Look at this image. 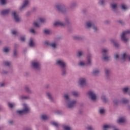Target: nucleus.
<instances>
[{
	"mask_svg": "<svg viewBox=\"0 0 130 130\" xmlns=\"http://www.w3.org/2000/svg\"><path fill=\"white\" fill-rule=\"evenodd\" d=\"M99 73H100V71L98 69H95L93 71V75H95V76H96V75H98Z\"/></svg>",
	"mask_w": 130,
	"mask_h": 130,
	"instance_id": "nucleus-43",
	"label": "nucleus"
},
{
	"mask_svg": "<svg viewBox=\"0 0 130 130\" xmlns=\"http://www.w3.org/2000/svg\"><path fill=\"white\" fill-rule=\"evenodd\" d=\"M110 42L112 44L114 45L116 47H119V44H118L117 41L116 40H114L113 39H111L110 40Z\"/></svg>",
	"mask_w": 130,
	"mask_h": 130,
	"instance_id": "nucleus-24",
	"label": "nucleus"
},
{
	"mask_svg": "<svg viewBox=\"0 0 130 130\" xmlns=\"http://www.w3.org/2000/svg\"><path fill=\"white\" fill-rule=\"evenodd\" d=\"M72 94L75 97H78L79 96V93L77 91H72Z\"/></svg>",
	"mask_w": 130,
	"mask_h": 130,
	"instance_id": "nucleus-45",
	"label": "nucleus"
},
{
	"mask_svg": "<svg viewBox=\"0 0 130 130\" xmlns=\"http://www.w3.org/2000/svg\"><path fill=\"white\" fill-rule=\"evenodd\" d=\"M46 96L51 102H53V96H52V93L50 92H47L46 93Z\"/></svg>",
	"mask_w": 130,
	"mask_h": 130,
	"instance_id": "nucleus-19",
	"label": "nucleus"
},
{
	"mask_svg": "<svg viewBox=\"0 0 130 130\" xmlns=\"http://www.w3.org/2000/svg\"><path fill=\"white\" fill-rule=\"evenodd\" d=\"M106 2H107V0H99V5L100 6H105Z\"/></svg>",
	"mask_w": 130,
	"mask_h": 130,
	"instance_id": "nucleus-31",
	"label": "nucleus"
},
{
	"mask_svg": "<svg viewBox=\"0 0 130 130\" xmlns=\"http://www.w3.org/2000/svg\"><path fill=\"white\" fill-rule=\"evenodd\" d=\"M11 64V62L8 61H4V65H5L6 67H10Z\"/></svg>",
	"mask_w": 130,
	"mask_h": 130,
	"instance_id": "nucleus-42",
	"label": "nucleus"
},
{
	"mask_svg": "<svg viewBox=\"0 0 130 130\" xmlns=\"http://www.w3.org/2000/svg\"><path fill=\"white\" fill-rule=\"evenodd\" d=\"M28 46L29 47H31L32 48H33L36 46V44H35V42H34V39H33L32 38H30L29 39V41L28 42Z\"/></svg>",
	"mask_w": 130,
	"mask_h": 130,
	"instance_id": "nucleus-16",
	"label": "nucleus"
},
{
	"mask_svg": "<svg viewBox=\"0 0 130 130\" xmlns=\"http://www.w3.org/2000/svg\"><path fill=\"white\" fill-rule=\"evenodd\" d=\"M46 88H48V85H46Z\"/></svg>",
	"mask_w": 130,
	"mask_h": 130,
	"instance_id": "nucleus-61",
	"label": "nucleus"
},
{
	"mask_svg": "<svg viewBox=\"0 0 130 130\" xmlns=\"http://www.w3.org/2000/svg\"><path fill=\"white\" fill-rule=\"evenodd\" d=\"M113 102H114V104H117V103H118V101L117 100H114L113 101Z\"/></svg>",
	"mask_w": 130,
	"mask_h": 130,
	"instance_id": "nucleus-55",
	"label": "nucleus"
},
{
	"mask_svg": "<svg viewBox=\"0 0 130 130\" xmlns=\"http://www.w3.org/2000/svg\"><path fill=\"white\" fill-rule=\"evenodd\" d=\"M101 99L104 103H107V102H108V100L106 98L105 95H102Z\"/></svg>",
	"mask_w": 130,
	"mask_h": 130,
	"instance_id": "nucleus-29",
	"label": "nucleus"
},
{
	"mask_svg": "<svg viewBox=\"0 0 130 130\" xmlns=\"http://www.w3.org/2000/svg\"><path fill=\"white\" fill-rule=\"evenodd\" d=\"M51 124H52V125H54V126H55L56 127H57V126H58V125H59L58 123L54 122V121L51 122Z\"/></svg>",
	"mask_w": 130,
	"mask_h": 130,
	"instance_id": "nucleus-41",
	"label": "nucleus"
},
{
	"mask_svg": "<svg viewBox=\"0 0 130 130\" xmlns=\"http://www.w3.org/2000/svg\"><path fill=\"white\" fill-rule=\"evenodd\" d=\"M121 103L122 104H126V103H128V100L125 98H123L120 101Z\"/></svg>",
	"mask_w": 130,
	"mask_h": 130,
	"instance_id": "nucleus-34",
	"label": "nucleus"
},
{
	"mask_svg": "<svg viewBox=\"0 0 130 130\" xmlns=\"http://www.w3.org/2000/svg\"><path fill=\"white\" fill-rule=\"evenodd\" d=\"M122 91L123 93H126L127 92H129L130 88L128 87H124L122 88Z\"/></svg>",
	"mask_w": 130,
	"mask_h": 130,
	"instance_id": "nucleus-30",
	"label": "nucleus"
},
{
	"mask_svg": "<svg viewBox=\"0 0 130 130\" xmlns=\"http://www.w3.org/2000/svg\"><path fill=\"white\" fill-rule=\"evenodd\" d=\"M56 64L58 67H60V69L64 68L65 67H68L67 63L61 59H58L56 60Z\"/></svg>",
	"mask_w": 130,
	"mask_h": 130,
	"instance_id": "nucleus-9",
	"label": "nucleus"
},
{
	"mask_svg": "<svg viewBox=\"0 0 130 130\" xmlns=\"http://www.w3.org/2000/svg\"><path fill=\"white\" fill-rule=\"evenodd\" d=\"M99 112L100 114L103 115L105 113V109L104 108H101L100 109Z\"/></svg>",
	"mask_w": 130,
	"mask_h": 130,
	"instance_id": "nucleus-38",
	"label": "nucleus"
},
{
	"mask_svg": "<svg viewBox=\"0 0 130 130\" xmlns=\"http://www.w3.org/2000/svg\"><path fill=\"white\" fill-rule=\"evenodd\" d=\"M109 49L107 48L103 49L102 50V59L104 61H108L110 59V56L108 55Z\"/></svg>",
	"mask_w": 130,
	"mask_h": 130,
	"instance_id": "nucleus-4",
	"label": "nucleus"
},
{
	"mask_svg": "<svg viewBox=\"0 0 130 130\" xmlns=\"http://www.w3.org/2000/svg\"><path fill=\"white\" fill-rule=\"evenodd\" d=\"M38 22H39V23H40L41 24H42L43 23H45V22H46V20H45L43 18H40L38 19Z\"/></svg>",
	"mask_w": 130,
	"mask_h": 130,
	"instance_id": "nucleus-35",
	"label": "nucleus"
},
{
	"mask_svg": "<svg viewBox=\"0 0 130 130\" xmlns=\"http://www.w3.org/2000/svg\"><path fill=\"white\" fill-rule=\"evenodd\" d=\"M17 47H18V45L15 44L14 45V56H17V50H16Z\"/></svg>",
	"mask_w": 130,
	"mask_h": 130,
	"instance_id": "nucleus-37",
	"label": "nucleus"
},
{
	"mask_svg": "<svg viewBox=\"0 0 130 130\" xmlns=\"http://www.w3.org/2000/svg\"><path fill=\"white\" fill-rule=\"evenodd\" d=\"M86 129L87 130H95V129H94V128H93V126H92L91 125H88L86 126Z\"/></svg>",
	"mask_w": 130,
	"mask_h": 130,
	"instance_id": "nucleus-47",
	"label": "nucleus"
},
{
	"mask_svg": "<svg viewBox=\"0 0 130 130\" xmlns=\"http://www.w3.org/2000/svg\"><path fill=\"white\" fill-rule=\"evenodd\" d=\"M31 67L33 69H35V70H40V62L38 61H33L31 62Z\"/></svg>",
	"mask_w": 130,
	"mask_h": 130,
	"instance_id": "nucleus-11",
	"label": "nucleus"
},
{
	"mask_svg": "<svg viewBox=\"0 0 130 130\" xmlns=\"http://www.w3.org/2000/svg\"><path fill=\"white\" fill-rule=\"evenodd\" d=\"M23 109L22 110H18L17 111V114H19V115H24V114H27V113H29L30 111V107L26 104H23L22 105Z\"/></svg>",
	"mask_w": 130,
	"mask_h": 130,
	"instance_id": "nucleus-3",
	"label": "nucleus"
},
{
	"mask_svg": "<svg viewBox=\"0 0 130 130\" xmlns=\"http://www.w3.org/2000/svg\"><path fill=\"white\" fill-rule=\"evenodd\" d=\"M0 4H1L2 6H4V5H7V0H0Z\"/></svg>",
	"mask_w": 130,
	"mask_h": 130,
	"instance_id": "nucleus-46",
	"label": "nucleus"
},
{
	"mask_svg": "<svg viewBox=\"0 0 130 130\" xmlns=\"http://www.w3.org/2000/svg\"><path fill=\"white\" fill-rule=\"evenodd\" d=\"M25 90L26 92H27V93H28V94H32V90H31V89H30V88H29V87H28V86L25 87Z\"/></svg>",
	"mask_w": 130,
	"mask_h": 130,
	"instance_id": "nucleus-33",
	"label": "nucleus"
},
{
	"mask_svg": "<svg viewBox=\"0 0 130 130\" xmlns=\"http://www.w3.org/2000/svg\"><path fill=\"white\" fill-rule=\"evenodd\" d=\"M105 76L107 78H108L110 76V69H106L105 70Z\"/></svg>",
	"mask_w": 130,
	"mask_h": 130,
	"instance_id": "nucleus-28",
	"label": "nucleus"
},
{
	"mask_svg": "<svg viewBox=\"0 0 130 130\" xmlns=\"http://www.w3.org/2000/svg\"><path fill=\"white\" fill-rule=\"evenodd\" d=\"M54 8L56 11L60 13H62L63 14L67 13V8L64 4L56 3L54 5Z\"/></svg>",
	"mask_w": 130,
	"mask_h": 130,
	"instance_id": "nucleus-2",
	"label": "nucleus"
},
{
	"mask_svg": "<svg viewBox=\"0 0 130 130\" xmlns=\"http://www.w3.org/2000/svg\"><path fill=\"white\" fill-rule=\"evenodd\" d=\"M125 121V117H121L117 120L118 123H123Z\"/></svg>",
	"mask_w": 130,
	"mask_h": 130,
	"instance_id": "nucleus-26",
	"label": "nucleus"
},
{
	"mask_svg": "<svg viewBox=\"0 0 130 130\" xmlns=\"http://www.w3.org/2000/svg\"><path fill=\"white\" fill-rule=\"evenodd\" d=\"M54 113H55V114H59V113H60V112L58 110H57L54 111Z\"/></svg>",
	"mask_w": 130,
	"mask_h": 130,
	"instance_id": "nucleus-54",
	"label": "nucleus"
},
{
	"mask_svg": "<svg viewBox=\"0 0 130 130\" xmlns=\"http://www.w3.org/2000/svg\"><path fill=\"white\" fill-rule=\"evenodd\" d=\"M118 23H119L120 24H122V21L121 20H119Z\"/></svg>",
	"mask_w": 130,
	"mask_h": 130,
	"instance_id": "nucleus-58",
	"label": "nucleus"
},
{
	"mask_svg": "<svg viewBox=\"0 0 130 130\" xmlns=\"http://www.w3.org/2000/svg\"><path fill=\"white\" fill-rule=\"evenodd\" d=\"M109 128H111L110 124H104L103 126V130H109Z\"/></svg>",
	"mask_w": 130,
	"mask_h": 130,
	"instance_id": "nucleus-27",
	"label": "nucleus"
},
{
	"mask_svg": "<svg viewBox=\"0 0 130 130\" xmlns=\"http://www.w3.org/2000/svg\"><path fill=\"white\" fill-rule=\"evenodd\" d=\"M78 6V3L76 1L72 2L70 4V9H75L76 7Z\"/></svg>",
	"mask_w": 130,
	"mask_h": 130,
	"instance_id": "nucleus-21",
	"label": "nucleus"
},
{
	"mask_svg": "<svg viewBox=\"0 0 130 130\" xmlns=\"http://www.w3.org/2000/svg\"><path fill=\"white\" fill-rule=\"evenodd\" d=\"M44 34L48 35L50 33V30H49V29H45L44 30Z\"/></svg>",
	"mask_w": 130,
	"mask_h": 130,
	"instance_id": "nucleus-50",
	"label": "nucleus"
},
{
	"mask_svg": "<svg viewBox=\"0 0 130 130\" xmlns=\"http://www.w3.org/2000/svg\"><path fill=\"white\" fill-rule=\"evenodd\" d=\"M4 52H9L10 51V49L8 47H5L3 49Z\"/></svg>",
	"mask_w": 130,
	"mask_h": 130,
	"instance_id": "nucleus-49",
	"label": "nucleus"
},
{
	"mask_svg": "<svg viewBox=\"0 0 130 130\" xmlns=\"http://www.w3.org/2000/svg\"><path fill=\"white\" fill-rule=\"evenodd\" d=\"M128 94L130 95V92L129 91V92H128Z\"/></svg>",
	"mask_w": 130,
	"mask_h": 130,
	"instance_id": "nucleus-62",
	"label": "nucleus"
},
{
	"mask_svg": "<svg viewBox=\"0 0 130 130\" xmlns=\"http://www.w3.org/2000/svg\"><path fill=\"white\" fill-rule=\"evenodd\" d=\"M85 27L88 28H92V29H94V31L95 32L99 30V28H98L97 26L95 25V24H94V22L91 21H87L86 22Z\"/></svg>",
	"mask_w": 130,
	"mask_h": 130,
	"instance_id": "nucleus-7",
	"label": "nucleus"
},
{
	"mask_svg": "<svg viewBox=\"0 0 130 130\" xmlns=\"http://www.w3.org/2000/svg\"><path fill=\"white\" fill-rule=\"evenodd\" d=\"M111 7L113 10V11L116 12V9L117 8V5H116V4H111Z\"/></svg>",
	"mask_w": 130,
	"mask_h": 130,
	"instance_id": "nucleus-32",
	"label": "nucleus"
},
{
	"mask_svg": "<svg viewBox=\"0 0 130 130\" xmlns=\"http://www.w3.org/2000/svg\"><path fill=\"white\" fill-rule=\"evenodd\" d=\"M85 54V52L84 51H78V52L77 53V56L78 57H82L83 55Z\"/></svg>",
	"mask_w": 130,
	"mask_h": 130,
	"instance_id": "nucleus-25",
	"label": "nucleus"
},
{
	"mask_svg": "<svg viewBox=\"0 0 130 130\" xmlns=\"http://www.w3.org/2000/svg\"><path fill=\"white\" fill-rule=\"evenodd\" d=\"M92 59V55L89 54L87 55V61L86 63H85L83 61H80L78 62V66L80 67H85V66H86L87 64L88 66H91L92 64V62L91 61V60Z\"/></svg>",
	"mask_w": 130,
	"mask_h": 130,
	"instance_id": "nucleus-5",
	"label": "nucleus"
},
{
	"mask_svg": "<svg viewBox=\"0 0 130 130\" xmlns=\"http://www.w3.org/2000/svg\"><path fill=\"white\" fill-rule=\"evenodd\" d=\"M88 95L89 99L91 100V101L95 102V101L97 100V95L96 94V92H95V91L90 90L88 92Z\"/></svg>",
	"mask_w": 130,
	"mask_h": 130,
	"instance_id": "nucleus-8",
	"label": "nucleus"
},
{
	"mask_svg": "<svg viewBox=\"0 0 130 130\" xmlns=\"http://www.w3.org/2000/svg\"><path fill=\"white\" fill-rule=\"evenodd\" d=\"M121 8L122 10H126V7L125 5H122L121 6Z\"/></svg>",
	"mask_w": 130,
	"mask_h": 130,
	"instance_id": "nucleus-53",
	"label": "nucleus"
},
{
	"mask_svg": "<svg viewBox=\"0 0 130 130\" xmlns=\"http://www.w3.org/2000/svg\"><path fill=\"white\" fill-rule=\"evenodd\" d=\"M12 16L13 18L14 21L17 23L21 22V18L19 17V15L16 12H13L12 13Z\"/></svg>",
	"mask_w": 130,
	"mask_h": 130,
	"instance_id": "nucleus-14",
	"label": "nucleus"
},
{
	"mask_svg": "<svg viewBox=\"0 0 130 130\" xmlns=\"http://www.w3.org/2000/svg\"><path fill=\"white\" fill-rule=\"evenodd\" d=\"M29 4H30V0H23V4L20 7L19 10L20 11H23V10H25L26 7L29 6Z\"/></svg>",
	"mask_w": 130,
	"mask_h": 130,
	"instance_id": "nucleus-12",
	"label": "nucleus"
},
{
	"mask_svg": "<svg viewBox=\"0 0 130 130\" xmlns=\"http://www.w3.org/2000/svg\"><path fill=\"white\" fill-rule=\"evenodd\" d=\"M63 99L64 102V105L66 107L72 109L75 108L76 105H77V101L75 100H71V97L69 93H65L63 95Z\"/></svg>",
	"mask_w": 130,
	"mask_h": 130,
	"instance_id": "nucleus-1",
	"label": "nucleus"
},
{
	"mask_svg": "<svg viewBox=\"0 0 130 130\" xmlns=\"http://www.w3.org/2000/svg\"><path fill=\"white\" fill-rule=\"evenodd\" d=\"M63 128L64 130H72V127L69 125H64Z\"/></svg>",
	"mask_w": 130,
	"mask_h": 130,
	"instance_id": "nucleus-39",
	"label": "nucleus"
},
{
	"mask_svg": "<svg viewBox=\"0 0 130 130\" xmlns=\"http://www.w3.org/2000/svg\"><path fill=\"white\" fill-rule=\"evenodd\" d=\"M130 30H126L123 31L121 35V38L124 42H127V40L128 39L126 38V36H127V34H129Z\"/></svg>",
	"mask_w": 130,
	"mask_h": 130,
	"instance_id": "nucleus-10",
	"label": "nucleus"
},
{
	"mask_svg": "<svg viewBox=\"0 0 130 130\" xmlns=\"http://www.w3.org/2000/svg\"><path fill=\"white\" fill-rule=\"evenodd\" d=\"M69 23V20L68 19H67L66 20V22L64 23L61 22V21H56L54 23V26H61V27H63L64 26H66L67 24H68Z\"/></svg>",
	"mask_w": 130,
	"mask_h": 130,
	"instance_id": "nucleus-13",
	"label": "nucleus"
},
{
	"mask_svg": "<svg viewBox=\"0 0 130 130\" xmlns=\"http://www.w3.org/2000/svg\"><path fill=\"white\" fill-rule=\"evenodd\" d=\"M44 44L45 45H48L52 50H55L57 48V42H49V41H47L44 42Z\"/></svg>",
	"mask_w": 130,
	"mask_h": 130,
	"instance_id": "nucleus-6",
	"label": "nucleus"
},
{
	"mask_svg": "<svg viewBox=\"0 0 130 130\" xmlns=\"http://www.w3.org/2000/svg\"><path fill=\"white\" fill-rule=\"evenodd\" d=\"M8 105L10 108H13V107H14V106H16V104L15 103H9Z\"/></svg>",
	"mask_w": 130,
	"mask_h": 130,
	"instance_id": "nucleus-48",
	"label": "nucleus"
},
{
	"mask_svg": "<svg viewBox=\"0 0 130 130\" xmlns=\"http://www.w3.org/2000/svg\"><path fill=\"white\" fill-rule=\"evenodd\" d=\"M41 119L42 120H47L48 119V116L47 115H42L41 116Z\"/></svg>",
	"mask_w": 130,
	"mask_h": 130,
	"instance_id": "nucleus-36",
	"label": "nucleus"
},
{
	"mask_svg": "<svg viewBox=\"0 0 130 130\" xmlns=\"http://www.w3.org/2000/svg\"><path fill=\"white\" fill-rule=\"evenodd\" d=\"M9 123H13V121H10Z\"/></svg>",
	"mask_w": 130,
	"mask_h": 130,
	"instance_id": "nucleus-59",
	"label": "nucleus"
},
{
	"mask_svg": "<svg viewBox=\"0 0 130 130\" xmlns=\"http://www.w3.org/2000/svg\"><path fill=\"white\" fill-rule=\"evenodd\" d=\"M72 38L74 40H78L80 41L84 39V37L80 35H74L72 37Z\"/></svg>",
	"mask_w": 130,
	"mask_h": 130,
	"instance_id": "nucleus-17",
	"label": "nucleus"
},
{
	"mask_svg": "<svg viewBox=\"0 0 130 130\" xmlns=\"http://www.w3.org/2000/svg\"><path fill=\"white\" fill-rule=\"evenodd\" d=\"M34 26L35 27H40L39 24L38 22H34Z\"/></svg>",
	"mask_w": 130,
	"mask_h": 130,
	"instance_id": "nucleus-51",
	"label": "nucleus"
},
{
	"mask_svg": "<svg viewBox=\"0 0 130 130\" xmlns=\"http://www.w3.org/2000/svg\"><path fill=\"white\" fill-rule=\"evenodd\" d=\"M86 79L85 78H80L78 81V85L79 87L83 88V87H84V86H86Z\"/></svg>",
	"mask_w": 130,
	"mask_h": 130,
	"instance_id": "nucleus-15",
	"label": "nucleus"
},
{
	"mask_svg": "<svg viewBox=\"0 0 130 130\" xmlns=\"http://www.w3.org/2000/svg\"><path fill=\"white\" fill-rule=\"evenodd\" d=\"M67 67H63L61 69V75L62 76H67Z\"/></svg>",
	"mask_w": 130,
	"mask_h": 130,
	"instance_id": "nucleus-23",
	"label": "nucleus"
},
{
	"mask_svg": "<svg viewBox=\"0 0 130 130\" xmlns=\"http://www.w3.org/2000/svg\"><path fill=\"white\" fill-rule=\"evenodd\" d=\"M3 73H4V74H7V72H4Z\"/></svg>",
	"mask_w": 130,
	"mask_h": 130,
	"instance_id": "nucleus-60",
	"label": "nucleus"
},
{
	"mask_svg": "<svg viewBox=\"0 0 130 130\" xmlns=\"http://www.w3.org/2000/svg\"><path fill=\"white\" fill-rule=\"evenodd\" d=\"M19 99H20V100H28L30 99V96L29 95H22L19 96Z\"/></svg>",
	"mask_w": 130,
	"mask_h": 130,
	"instance_id": "nucleus-22",
	"label": "nucleus"
},
{
	"mask_svg": "<svg viewBox=\"0 0 130 130\" xmlns=\"http://www.w3.org/2000/svg\"><path fill=\"white\" fill-rule=\"evenodd\" d=\"M10 12H11V10L9 9L3 10L1 11V15L2 16H8L10 14Z\"/></svg>",
	"mask_w": 130,
	"mask_h": 130,
	"instance_id": "nucleus-18",
	"label": "nucleus"
},
{
	"mask_svg": "<svg viewBox=\"0 0 130 130\" xmlns=\"http://www.w3.org/2000/svg\"><path fill=\"white\" fill-rule=\"evenodd\" d=\"M17 33H18V31H17V30H12V34L13 35H17Z\"/></svg>",
	"mask_w": 130,
	"mask_h": 130,
	"instance_id": "nucleus-52",
	"label": "nucleus"
},
{
	"mask_svg": "<svg viewBox=\"0 0 130 130\" xmlns=\"http://www.w3.org/2000/svg\"><path fill=\"white\" fill-rule=\"evenodd\" d=\"M19 40L21 41L22 42H25V40H26V36H23L20 38Z\"/></svg>",
	"mask_w": 130,
	"mask_h": 130,
	"instance_id": "nucleus-40",
	"label": "nucleus"
},
{
	"mask_svg": "<svg viewBox=\"0 0 130 130\" xmlns=\"http://www.w3.org/2000/svg\"><path fill=\"white\" fill-rule=\"evenodd\" d=\"M0 87H5V83H1L0 84Z\"/></svg>",
	"mask_w": 130,
	"mask_h": 130,
	"instance_id": "nucleus-57",
	"label": "nucleus"
},
{
	"mask_svg": "<svg viewBox=\"0 0 130 130\" xmlns=\"http://www.w3.org/2000/svg\"><path fill=\"white\" fill-rule=\"evenodd\" d=\"M30 33H31V34H35L36 33V31H35V29L34 28H31L29 30Z\"/></svg>",
	"mask_w": 130,
	"mask_h": 130,
	"instance_id": "nucleus-44",
	"label": "nucleus"
},
{
	"mask_svg": "<svg viewBox=\"0 0 130 130\" xmlns=\"http://www.w3.org/2000/svg\"><path fill=\"white\" fill-rule=\"evenodd\" d=\"M118 57H119V56L118 55V54H116L114 55V58L116 59L118 58Z\"/></svg>",
	"mask_w": 130,
	"mask_h": 130,
	"instance_id": "nucleus-56",
	"label": "nucleus"
},
{
	"mask_svg": "<svg viewBox=\"0 0 130 130\" xmlns=\"http://www.w3.org/2000/svg\"><path fill=\"white\" fill-rule=\"evenodd\" d=\"M121 57L123 60H124V59H128V60L130 61V55L126 54L125 53L122 54Z\"/></svg>",
	"mask_w": 130,
	"mask_h": 130,
	"instance_id": "nucleus-20",
	"label": "nucleus"
},
{
	"mask_svg": "<svg viewBox=\"0 0 130 130\" xmlns=\"http://www.w3.org/2000/svg\"><path fill=\"white\" fill-rule=\"evenodd\" d=\"M1 42H2L0 41V43H1Z\"/></svg>",
	"mask_w": 130,
	"mask_h": 130,
	"instance_id": "nucleus-63",
	"label": "nucleus"
}]
</instances>
